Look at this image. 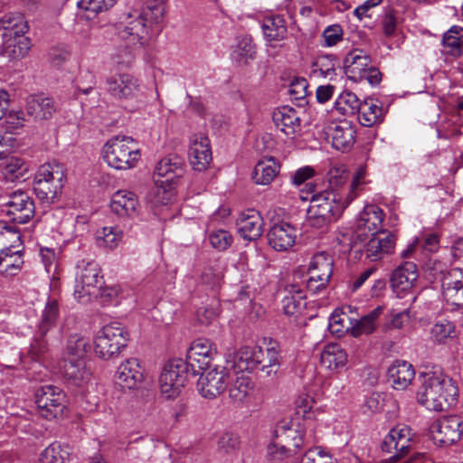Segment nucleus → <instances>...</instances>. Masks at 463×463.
Returning a JSON list of instances; mask_svg holds the SVG:
<instances>
[{
	"label": "nucleus",
	"instance_id": "64",
	"mask_svg": "<svg viewBox=\"0 0 463 463\" xmlns=\"http://www.w3.org/2000/svg\"><path fill=\"white\" fill-rule=\"evenodd\" d=\"M339 104L345 105L349 108V111H351L352 114H356L363 101H360L355 94L345 92L340 96Z\"/></svg>",
	"mask_w": 463,
	"mask_h": 463
},
{
	"label": "nucleus",
	"instance_id": "55",
	"mask_svg": "<svg viewBox=\"0 0 463 463\" xmlns=\"http://www.w3.org/2000/svg\"><path fill=\"white\" fill-rule=\"evenodd\" d=\"M238 366L245 370H254L255 347H241L235 354Z\"/></svg>",
	"mask_w": 463,
	"mask_h": 463
},
{
	"label": "nucleus",
	"instance_id": "42",
	"mask_svg": "<svg viewBox=\"0 0 463 463\" xmlns=\"http://www.w3.org/2000/svg\"><path fill=\"white\" fill-rule=\"evenodd\" d=\"M59 317V304L56 299H49L43 311L41 320L38 324V334L46 335L47 333L56 326Z\"/></svg>",
	"mask_w": 463,
	"mask_h": 463
},
{
	"label": "nucleus",
	"instance_id": "7",
	"mask_svg": "<svg viewBox=\"0 0 463 463\" xmlns=\"http://www.w3.org/2000/svg\"><path fill=\"white\" fill-rule=\"evenodd\" d=\"M35 403L43 417L52 419L61 417L66 408V395L53 385H44L35 393Z\"/></svg>",
	"mask_w": 463,
	"mask_h": 463
},
{
	"label": "nucleus",
	"instance_id": "36",
	"mask_svg": "<svg viewBox=\"0 0 463 463\" xmlns=\"http://www.w3.org/2000/svg\"><path fill=\"white\" fill-rule=\"evenodd\" d=\"M64 183L57 179L52 181H37L33 179V191L36 196L43 202L54 203L62 192Z\"/></svg>",
	"mask_w": 463,
	"mask_h": 463
},
{
	"label": "nucleus",
	"instance_id": "10",
	"mask_svg": "<svg viewBox=\"0 0 463 463\" xmlns=\"http://www.w3.org/2000/svg\"><path fill=\"white\" fill-rule=\"evenodd\" d=\"M430 434L435 444L452 445L463 435V421L457 415L442 417L431 425Z\"/></svg>",
	"mask_w": 463,
	"mask_h": 463
},
{
	"label": "nucleus",
	"instance_id": "20",
	"mask_svg": "<svg viewBox=\"0 0 463 463\" xmlns=\"http://www.w3.org/2000/svg\"><path fill=\"white\" fill-rule=\"evenodd\" d=\"M410 430L407 428H393L385 437L382 443V449L391 452L393 448L396 453L388 459L381 463H397L402 458L405 457L409 451Z\"/></svg>",
	"mask_w": 463,
	"mask_h": 463
},
{
	"label": "nucleus",
	"instance_id": "13",
	"mask_svg": "<svg viewBox=\"0 0 463 463\" xmlns=\"http://www.w3.org/2000/svg\"><path fill=\"white\" fill-rule=\"evenodd\" d=\"M197 382L198 391L204 398L213 399L220 395L227 387L229 377L228 370L223 366L214 367L203 371Z\"/></svg>",
	"mask_w": 463,
	"mask_h": 463
},
{
	"label": "nucleus",
	"instance_id": "5",
	"mask_svg": "<svg viewBox=\"0 0 463 463\" xmlns=\"http://www.w3.org/2000/svg\"><path fill=\"white\" fill-rule=\"evenodd\" d=\"M190 371L184 360L181 358L169 360L159 377L162 393L167 398H175L179 395L188 381Z\"/></svg>",
	"mask_w": 463,
	"mask_h": 463
},
{
	"label": "nucleus",
	"instance_id": "51",
	"mask_svg": "<svg viewBox=\"0 0 463 463\" xmlns=\"http://www.w3.org/2000/svg\"><path fill=\"white\" fill-rule=\"evenodd\" d=\"M117 0H80L78 6L94 16L111 8Z\"/></svg>",
	"mask_w": 463,
	"mask_h": 463
},
{
	"label": "nucleus",
	"instance_id": "62",
	"mask_svg": "<svg viewBox=\"0 0 463 463\" xmlns=\"http://www.w3.org/2000/svg\"><path fill=\"white\" fill-rule=\"evenodd\" d=\"M238 56L241 58L253 59L256 53L255 45L252 43L251 39L250 38H242L239 41L236 51Z\"/></svg>",
	"mask_w": 463,
	"mask_h": 463
},
{
	"label": "nucleus",
	"instance_id": "4",
	"mask_svg": "<svg viewBox=\"0 0 463 463\" xmlns=\"http://www.w3.org/2000/svg\"><path fill=\"white\" fill-rule=\"evenodd\" d=\"M128 342V332L118 323L104 326L98 333L94 344L96 354L109 360L118 356Z\"/></svg>",
	"mask_w": 463,
	"mask_h": 463
},
{
	"label": "nucleus",
	"instance_id": "43",
	"mask_svg": "<svg viewBox=\"0 0 463 463\" xmlns=\"http://www.w3.org/2000/svg\"><path fill=\"white\" fill-rule=\"evenodd\" d=\"M2 172L5 178L14 181L24 178L28 172V166L22 158L10 156L3 163Z\"/></svg>",
	"mask_w": 463,
	"mask_h": 463
},
{
	"label": "nucleus",
	"instance_id": "19",
	"mask_svg": "<svg viewBox=\"0 0 463 463\" xmlns=\"http://www.w3.org/2000/svg\"><path fill=\"white\" fill-rule=\"evenodd\" d=\"M185 163L183 157L176 154H170L162 158L156 167V173L158 178L156 184L174 185L176 180L183 177Z\"/></svg>",
	"mask_w": 463,
	"mask_h": 463
},
{
	"label": "nucleus",
	"instance_id": "40",
	"mask_svg": "<svg viewBox=\"0 0 463 463\" xmlns=\"http://www.w3.org/2000/svg\"><path fill=\"white\" fill-rule=\"evenodd\" d=\"M261 27L266 39L269 42L281 41L287 36L286 21L280 15L266 17Z\"/></svg>",
	"mask_w": 463,
	"mask_h": 463
},
{
	"label": "nucleus",
	"instance_id": "14",
	"mask_svg": "<svg viewBox=\"0 0 463 463\" xmlns=\"http://www.w3.org/2000/svg\"><path fill=\"white\" fill-rule=\"evenodd\" d=\"M326 138L331 139L332 146L340 151L350 150L354 142L356 130L355 126L347 120L330 123L325 129Z\"/></svg>",
	"mask_w": 463,
	"mask_h": 463
},
{
	"label": "nucleus",
	"instance_id": "45",
	"mask_svg": "<svg viewBox=\"0 0 463 463\" xmlns=\"http://www.w3.org/2000/svg\"><path fill=\"white\" fill-rule=\"evenodd\" d=\"M89 348L90 345L87 339L77 335H71L63 358L83 360Z\"/></svg>",
	"mask_w": 463,
	"mask_h": 463
},
{
	"label": "nucleus",
	"instance_id": "50",
	"mask_svg": "<svg viewBox=\"0 0 463 463\" xmlns=\"http://www.w3.org/2000/svg\"><path fill=\"white\" fill-rule=\"evenodd\" d=\"M431 334L436 342L443 344L448 338L455 336V326L448 320L436 323L431 329Z\"/></svg>",
	"mask_w": 463,
	"mask_h": 463
},
{
	"label": "nucleus",
	"instance_id": "41",
	"mask_svg": "<svg viewBox=\"0 0 463 463\" xmlns=\"http://www.w3.org/2000/svg\"><path fill=\"white\" fill-rule=\"evenodd\" d=\"M346 361V353L338 345H326L320 355L321 364L330 370L343 367Z\"/></svg>",
	"mask_w": 463,
	"mask_h": 463
},
{
	"label": "nucleus",
	"instance_id": "61",
	"mask_svg": "<svg viewBox=\"0 0 463 463\" xmlns=\"http://www.w3.org/2000/svg\"><path fill=\"white\" fill-rule=\"evenodd\" d=\"M156 184L157 187L155 193L156 202L165 205L168 204L175 195L173 185L163 184Z\"/></svg>",
	"mask_w": 463,
	"mask_h": 463
},
{
	"label": "nucleus",
	"instance_id": "30",
	"mask_svg": "<svg viewBox=\"0 0 463 463\" xmlns=\"http://www.w3.org/2000/svg\"><path fill=\"white\" fill-rule=\"evenodd\" d=\"M288 293L282 299V307L285 315L298 317L306 309V297L301 287L296 283L285 286Z\"/></svg>",
	"mask_w": 463,
	"mask_h": 463
},
{
	"label": "nucleus",
	"instance_id": "12",
	"mask_svg": "<svg viewBox=\"0 0 463 463\" xmlns=\"http://www.w3.org/2000/svg\"><path fill=\"white\" fill-rule=\"evenodd\" d=\"M215 354L216 352L209 339L198 338L194 340L188 349L184 360L191 370V375L194 376L210 369Z\"/></svg>",
	"mask_w": 463,
	"mask_h": 463
},
{
	"label": "nucleus",
	"instance_id": "33",
	"mask_svg": "<svg viewBox=\"0 0 463 463\" xmlns=\"http://www.w3.org/2000/svg\"><path fill=\"white\" fill-rule=\"evenodd\" d=\"M137 197L132 192L119 190L112 195L110 208L118 216H132L137 213Z\"/></svg>",
	"mask_w": 463,
	"mask_h": 463
},
{
	"label": "nucleus",
	"instance_id": "52",
	"mask_svg": "<svg viewBox=\"0 0 463 463\" xmlns=\"http://www.w3.org/2000/svg\"><path fill=\"white\" fill-rule=\"evenodd\" d=\"M349 177L348 173L343 167H333L327 173V180L329 184V189L326 191H335L340 189L347 182Z\"/></svg>",
	"mask_w": 463,
	"mask_h": 463
},
{
	"label": "nucleus",
	"instance_id": "21",
	"mask_svg": "<svg viewBox=\"0 0 463 463\" xmlns=\"http://www.w3.org/2000/svg\"><path fill=\"white\" fill-rule=\"evenodd\" d=\"M264 221L260 213L254 209L242 212L236 220L239 234L247 241L259 239L263 232Z\"/></svg>",
	"mask_w": 463,
	"mask_h": 463
},
{
	"label": "nucleus",
	"instance_id": "38",
	"mask_svg": "<svg viewBox=\"0 0 463 463\" xmlns=\"http://www.w3.org/2000/svg\"><path fill=\"white\" fill-rule=\"evenodd\" d=\"M4 46L3 53L11 60H20L24 58L31 49V42L28 37L11 36L6 37Z\"/></svg>",
	"mask_w": 463,
	"mask_h": 463
},
{
	"label": "nucleus",
	"instance_id": "6",
	"mask_svg": "<svg viewBox=\"0 0 463 463\" xmlns=\"http://www.w3.org/2000/svg\"><path fill=\"white\" fill-rule=\"evenodd\" d=\"M433 265L437 271L435 279L441 282L442 295L447 303L463 308V269H443L440 261H435Z\"/></svg>",
	"mask_w": 463,
	"mask_h": 463
},
{
	"label": "nucleus",
	"instance_id": "25",
	"mask_svg": "<svg viewBox=\"0 0 463 463\" xmlns=\"http://www.w3.org/2000/svg\"><path fill=\"white\" fill-rule=\"evenodd\" d=\"M372 64V59L363 50H353L344 59V70L346 77L354 82L363 81V73Z\"/></svg>",
	"mask_w": 463,
	"mask_h": 463
},
{
	"label": "nucleus",
	"instance_id": "59",
	"mask_svg": "<svg viewBox=\"0 0 463 463\" xmlns=\"http://www.w3.org/2000/svg\"><path fill=\"white\" fill-rule=\"evenodd\" d=\"M219 304L214 301L210 307H200L197 310V317L201 324L209 325L219 315L218 309Z\"/></svg>",
	"mask_w": 463,
	"mask_h": 463
},
{
	"label": "nucleus",
	"instance_id": "63",
	"mask_svg": "<svg viewBox=\"0 0 463 463\" xmlns=\"http://www.w3.org/2000/svg\"><path fill=\"white\" fill-rule=\"evenodd\" d=\"M113 60L118 65L129 66L134 60V54L131 48L128 46L118 48L113 54Z\"/></svg>",
	"mask_w": 463,
	"mask_h": 463
},
{
	"label": "nucleus",
	"instance_id": "11",
	"mask_svg": "<svg viewBox=\"0 0 463 463\" xmlns=\"http://www.w3.org/2000/svg\"><path fill=\"white\" fill-rule=\"evenodd\" d=\"M100 268L95 261L87 262L76 279L74 295L79 299L86 297H97L103 287Z\"/></svg>",
	"mask_w": 463,
	"mask_h": 463
},
{
	"label": "nucleus",
	"instance_id": "39",
	"mask_svg": "<svg viewBox=\"0 0 463 463\" xmlns=\"http://www.w3.org/2000/svg\"><path fill=\"white\" fill-rule=\"evenodd\" d=\"M279 173V165L273 157L259 161L255 165L252 179L258 184H269Z\"/></svg>",
	"mask_w": 463,
	"mask_h": 463
},
{
	"label": "nucleus",
	"instance_id": "46",
	"mask_svg": "<svg viewBox=\"0 0 463 463\" xmlns=\"http://www.w3.org/2000/svg\"><path fill=\"white\" fill-rule=\"evenodd\" d=\"M252 390V383L248 376H239L235 379L231 388L229 389L230 398L236 403H241L250 394Z\"/></svg>",
	"mask_w": 463,
	"mask_h": 463
},
{
	"label": "nucleus",
	"instance_id": "23",
	"mask_svg": "<svg viewBox=\"0 0 463 463\" xmlns=\"http://www.w3.org/2000/svg\"><path fill=\"white\" fill-rule=\"evenodd\" d=\"M108 91L116 99H131L139 92L137 80L127 73H118L107 79Z\"/></svg>",
	"mask_w": 463,
	"mask_h": 463
},
{
	"label": "nucleus",
	"instance_id": "9",
	"mask_svg": "<svg viewBox=\"0 0 463 463\" xmlns=\"http://www.w3.org/2000/svg\"><path fill=\"white\" fill-rule=\"evenodd\" d=\"M333 265L334 261L329 254L319 252L314 255L308 268L307 288L313 293L325 288L332 276Z\"/></svg>",
	"mask_w": 463,
	"mask_h": 463
},
{
	"label": "nucleus",
	"instance_id": "44",
	"mask_svg": "<svg viewBox=\"0 0 463 463\" xmlns=\"http://www.w3.org/2000/svg\"><path fill=\"white\" fill-rule=\"evenodd\" d=\"M57 175L58 181L64 183L66 177L64 165L57 161H52L39 166L34 179L37 181H52L57 179Z\"/></svg>",
	"mask_w": 463,
	"mask_h": 463
},
{
	"label": "nucleus",
	"instance_id": "29",
	"mask_svg": "<svg viewBox=\"0 0 463 463\" xmlns=\"http://www.w3.org/2000/svg\"><path fill=\"white\" fill-rule=\"evenodd\" d=\"M60 370L62 376L76 386L88 383L91 376L84 360L63 358L60 362Z\"/></svg>",
	"mask_w": 463,
	"mask_h": 463
},
{
	"label": "nucleus",
	"instance_id": "2",
	"mask_svg": "<svg viewBox=\"0 0 463 463\" xmlns=\"http://www.w3.org/2000/svg\"><path fill=\"white\" fill-rule=\"evenodd\" d=\"M346 207L343 196L335 191H321L314 194L307 209L309 225L323 229L336 221Z\"/></svg>",
	"mask_w": 463,
	"mask_h": 463
},
{
	"label": "nucleus",
	"instance_id": "32",
	"mask_svg": "<svg viewBox=\"0 0 463 463\" xmlns=\"http://www.w3.org/2000/svg\"><path fill=\"white\" fill-rule=\"evenodd\" d=\"M356 114L359 123L367 128L381 124L384 118L383 106L377 99L372 98L363 100Z\"/></svg>",
	"mask_w": 463,
	"mask_h": 463
},
{
	"label": "nucleus",
	"instance_id": "16",
	"mask_svg": "<svg viewBox=\"0 0 463 463\" xmlns=\"http://www.w3.org/2000/svg\"><path fill=\"white\" fill-rule=\"evenodd\" d=\"M58 109L55 99L43 93L32 94L26 98V114L36 122L51 119Z\"/></svg>",
	"mask_w": 463,
	"mask_h": 463
},
{
	"label": "nucleus",
	"instance_id": "49",
	"mask_svg": "<svg viewBox=\"0 0 463 463\" xmlns=\"http://www.w3.org/2000/svg\"><path fill=\"white\" fill-rule=\"evenodd\" d=\"M208 240L212 247L219 251L226 250L233 242L232 235L222 229L211 232Z\"/></svg>",
	"mask_w": 463,
	"mask_h": 463
},
{
	"label": "nucleus",
	"instance_id": "15",
	"mask_svg": "<svg viewBox=\"0 0 463 463\" xmlns=\"http://www.w3.org/2000/svg\"><path fill=\"white\" fill-rule=\"evenodd\" d=\"M5 206L7 207V214L11 216L14 222L24 224L34 216V202L24 191L18 190L12 193Z\"/></svg>",
	"mask_w": 463,
	"mask_h": 463
},
{
	"label": "nucleus",
	"instance_id": "57",
	"mask_svg": "<svg viewBox=\"0 0 463 463\" xmlns=\"http://www.w3.org/2000/svg\"><path fill=\"white\" fill-rule=\"evenodd\" d=\"M301 463H332V458L318 448L308 449L301 459Z\"/></svg>",
	"mask_w": 463,
	"mask_h": 463
},
{
	"label": "nucleus",
	"instance_id": "35",
	"mask_svg": "<svg viewBox=\"0 0 463 463\" xmlns=\"http://www.w3.org/2000/svg\"><path fill=\"white\" fill-rule=\"evenodd\" d=\"M146 20V18H143L138 14L135 20L127 22L124 29L119 31L120 37L125 40H130L134 44L139 43L141 46L144 45L146 42L149 27Z\"/></svg>",
	"mask_w": 463,
	"mask_h": 463
},
{
	"label": "nucleus",
	"instance_id": "47",
	"mask_svg": "<svg viewBox=\"0 0 463 463\" xmlns=\"http://www.w3.org/2000/svg\"><path fill=\"white\" fill-rule=\"evenodd\" d=\"M69 457L67 447H62L59 442L49 445L41 454L40 463H64Z\"/></svg>",
	"mask_w": 463,
	"mask_h": 463
},
{
	"label": "nucleus",
	"instance_id": "60",
	"mask_svg": "<svg viewBox=\"0 0 463 463\" xmlns=\"http://www.w3.org/2000/svg\"><path fill=\"white\" fill-rule=\"evenodd\" d=\"M375 328V324L371 322L370 318L365 316L360 320L356 321L355 324L351 327V334L354 337H358L363 334L369 335Z\"/></svg>",
	"mask_w": 463,
	"mask_h": 463
},
{
	"label": "nucleus",
	"instance_id": "48",
	"mask_svg": "<svg viewBox=\"0 0 463 463\" xmlns=\"http://www.w3.org/2000/svg\"><path fill=\"white\" fill-rule=\"evenodd\" d=\"M45 336L46 335L38 334V330L36 331V335L31 344L27 355V357L32 361L42 362L45 358V355L49 351L48 342L45 339Z\"/></svg>",
	"mask_w": 463,
	"mask_h": 463
},
{
	"label": "nucleus",
	"instance_id": "27",
	"mask_svg": "<svg viewBox=\"0 0 463 463\" xmlns=\"http://www.w3.org/2000/svg\"><path fill=\"white\" fill-rule=\"evenodd\" d=\"M415 370L411 364L403 360L394 361L388 368V382L396 390H405L412 382Z\"/></svg>",
	"mask_w": 463,
	"mask_h": 463
},
{
	"label": "nucleus",
	"instance_id": "17",
	"mask_svg": "<svg viewBox=\"0 0 463 463\" xmlns=\"http://www.w3.org/2000/svg\"><path fill=\"white\" fill-rule=\"evenodd\" d=\"M280 346L269 339L265 346L255 347L254 369H260L267 376L275 374L280 366Z\"/></svg>",
	"mask_w": 463,
	"mask_h": 463
},
{
	"label": "nucleus",
	"instance_id": "34",
	"mask_svg": "<svg viewBox=\"0 0 463 463\" xmlns=\"http://www.w3.org/2000/svg\"><path fill=\"white\" fill-rule=\"evenodd\" d=\"M24 250L21 241V233L14 227L0 222V252L22 253Z\"/></svg>",
	"mask_w": 463,
	"mask_h": 463
},
{
	"label": "nucleus",
	"instance_id": "8",
	"mask_svg": "<svg viewBox=\"0 0 463 463\" xmlns=\"http://www.w3.org/2000/svg\"><path fill=\"white\" fill-rule=\"evenodd\" d=\"M275 435L276 440L269 447V451L278 454L279 458L295 455L303 445L302 432L292 429L288 423L279 424Z\"/></svg>",
	"mask_w": 463,
	"mask_h": 463
},
{
	"label": "nucleus",
	"instance_id": "31",
	"mask_svg": "<svg viewBox=\"0 0 463 463\" xmlns=\"http://www.w3.org/2000/svg\"><path fill=\"white\" fill-rule=\"evenodd\" d=\"M417 278L416 264L411 261H405L392 271L390 283L393 290L405 291L411 288Z\"/></svg>",
	"mask_w": 463,
	"mask_h": 463
},
{
	"label": "nucleus",
	"instance_id": "37",
	"mask_svg": "<svg viewBox=\"0 0 463 463\" xmlns=\"http://www.w3.org/2000/svg\"><path fill=\"white\" fill-rule=\"evenodd\" d=\"M0 29L5 31V37L22 36L28 25L21 13H8L0 17Z\"/></svg>",
	"mask_w": 463,
	"mask_h": 463
},
{
	"label": "nucleus",
	"instance_id": "56",
	"mask_svg": "<svg viewBox=\"0 0 463 463\" xmlns=\"http://www.w3.org/2000/svg\"><path fill=\"white\" fill-rule=\"evenodd\" d=\"M308 83L304 78L294 79L289 85V94L292 99L304 100L307 96Z\"/></svg>",
	"mask_w": 463,
	"mask_h": 463
},
{
	"label": "nucleus",
	"instance_id": "53",
	"mask_svg": "<svg viewBox=\"0 0 463 463\" xmlns=\"http://www.w3.org/2000/svg\"><path fill=\"white\" fill-rule=\"evenodd\" d=\"M101 233L102 235H98V243L109 249L116 248L122 237V232L113 227H104Z\"/></svg>",
	"mask_w": 463,
	"mask_h": 463
},
{
	"label": "nucleus",
	"instance_id": "1",
	"mask_svg": "<svg viewBox=\"0 0 463 463\" xmlns=\"http://www.w3.org/2000/svg\"><path fill=\"white\" fill-rule=\"evenodd\" d=\"M419 381L417 400L427 409L444 411L456 404L458 386L451 378L429 371L420 373Z\"/></svg>",
	"mask_w": 463,
	"mask_h": 463
},
{
	"label": "nucleus",
	"instance_id": "58",
	"mask_svg": "<svg viewBox=\"0 0 463 463\" xmlns=\"http://www.w3.org/2000/svg\"><path fill=\"white\" fill-rule=\"evenodd\" d=\"M322 36L326 46H334L342 40L343 29L339 24H333L326 27Z\"/></svg>",
	"mask_w": 463,
	"mask_h": 463
},
{
	"label": "nucleus",
	"instance_id": "18",
	"mask_svg": "<svg viewBox=\"0 0 463 463\" xmlns=\"http://www.w3.org/2000/svg\"><path fill=\"white\" fill-rule=\"evenodd\" d=\"M396 235L388 230L372 232V237L365 245L366 257L375 261L391 254L396 244Z\"/></svg>",
	"mask_w": 463,
	"mask_h": 463
},
{
	"label": "nucleus",
	"instance_id": "22",
	"mask_svg": "<svg viewBox=\"0 0 463 463\" xmlns=\"http://www.w3.org/2000/svg\"><path fill=\"white\" fill-rule=\"evenodd\" d=\"M267 237L269 244L274 250L285 251L295 244L297 231L289 222H280L270 227Z\"/></svg>",
	"mask_w": 463,
	"mask_h": 463
},
{
	"label": "nucleus",
	"instance_id": "3",
	"mask_svg": "<svg viewBox=\"0 0 463 463\" xmlns=\"http://www.w3.org/2000/svg\"><path fill=\"white\" fill-rule=\"evenodd\" d=\"M103 154L108 165L118 170L134 167L140 156L139 150L134 146V140L126 136L110 138L103 147Z\"/></svg>",
	"mask_w": 463,
	"mask_h": 463
},
{
	"label": "nucleus",
	"instance_id": "28",
	"mask_svg": "<svg viewBox=\"0 0 463 463\" xmlns=\"http://www.w3.org/2000/svg\"><path fill=\"white\" fill-rule=\"evenodd\" d=\"M272 119L277 128L288 137H293L300 131V118L297 110L291 107L283 106L277 109L273 112Z\"/></svg>",
	"mask_w": 463,
	"mask_h": 463
},
{
	"label": "nucleus",
	"instance_id": "24",
	"mask_svg": "<svg viewBox=\"0 0 463 463\" xmlns=\"http://www.w3.org/2000/svg\"><path fill=\"white\" fill-rule=\"evenodd\" d=\"M189 159L193 168L204 171L213 160L210 140L203 134L194 135L189 148Z\"/></svg>",
	"mask_w": 463,
	"mask_h": 463
},
{
	"label": "nucleus",
	"instance_id": "26",
	"mask_svg": "<svg viewBox=\"0 0 463 463\" xmlns=\"http://www.w3.org/2000/svg\"><path fill=\"white\" fill-rule=\"evenodd\" d=\"M143 381V373L138 360L128 359L121 364L117 371V383L122 389H137Z\"/></svg>",
	"mask_w": 463,
	"mask_h": 463
},
{
	"label": "nucleus",
	"instance_id": "54",
	"mask_svg": "<svg viewBox=\"0 0 463 463\" xmlns=\"http://www.w3.org/2000/svg\"><path fill=\"white\" fill-rule=\"evenodd\" d=\"M447 52L454 57H460L463 54V36H455L445 33L442 39Z\"/></svg>",
	"mask_w": 463,
	"mask_h": 463
}]
</instances>
